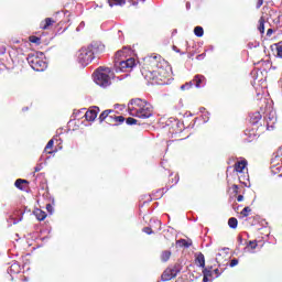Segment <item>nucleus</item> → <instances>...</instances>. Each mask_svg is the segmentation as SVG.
I'll use <instances>...</instances> for the list:
<instances>
[{"mask_svg": "<svg viewBox=\"0 0 282 282\" xmlns=\"http://www.w3.org/2000/svg\"><path fill=\"white\" fill-rule=\"evenodd\" d=\"M141 74L148 83L152 85H164L171 76V73L166 68L162 67V64L158 62V57H149L144 59L141 68Z\"/></svg>", "mask_w": 282, "mask_h": 282, "instance_id": "1", "label": "nucleus"}, {"mask_svg": "<svg viewBox=\"0 0 282 282\" xmlns=\"http://www.w3.org/2000/svg\"><path fill=\"white\" fill-rule=\"evenodd\" d=\"M128 110L130 116H133L134 118H142L143 120L153 116V106L141 98L131 99L128 104Z\"/></svg>", "mask_w": 282, "mask_h": 282, "instance_id": "2", "label": "nucleus"}, {"mask_svg": "<svg viewBox=\"0 0 282 282\" xmlns=\"http://www.w3.org/2000/svg\"><path fill=\"white\" fill-rule=\"evenodd\" d=\"M102 52V46L98 42H93L88 46H84L78 51L77 61L83 67H87L97 54Z\"/></svg>", "mask_w": 282, "mask_h": 282, "instance_id": "3", "label": "nucleus"}, {"mask_svg": "<svg viewBox=\"0 0 282 282\" xmlns=\"http://www.w3.org/2000/svg\"><path fill=\"white\" fill-rule=\"evenodd\" d=\"M118 112L112 109L104 110L99 116V122H106L112 127H118L124 122L123 116H118Z\"/></svg>", "mask_w": 282, "mask_h": 282, "instance_id": "4", "label": "nucleus"}, {"mask_svg": "<svg viewBox=\"0 0 282 282\" xmlns=\"http://www.w3.org/2000/svg\"><path fill=\"white\" fill-rule=\"evenodd\" d=\"M111 72V68L109 67H99L95 72V83L99 87H109L111 85V77L109 76V73Z\"/></svg>", "mask_w": 282, "mask_h": 282, "instance_id": "5", "label": "nucleus"}, {"mask_svg": "<svg viewBox=\"0 0 282 282\" xmlns=\"http://www.w3.org/2000/svg\"><path fill=\"white\" fill-rule=\"evenodd\" d=\"M28 63L34 72H45L47 69V62L36 55H29Z\"/></svg>", "mask_w": 282, "mask_h": 282, "instance_id": "6", "label": "nucleus"}, {"mask_svg": "<svg viewBox=\"0 0 282 282\" xmlns=\"http://www.w3.org/2000/svg\"><path fill=\"white\" fill-rule=\"evenodd\" d=\"M180 272H182V265L176 263L164 270L161 275V281H172V279H175Z\"/></svg>", "mask_w": 282, "mask_h": 282, "instance_id": "7", "label": "nucleus"}, {"mask_svg": "<svg viewBox=\"0 0 282 282\" xmlns=\"http://www.w3.org/2000/svg\"><path fill=\"white\" fill-rule=\"evenodd\" d=\"M193 85H195V87H197V89H199V87H205L206 86V77L204 75H196L192 82L184 84L181 86V89H191V87H193Z\"/></svg>", "mask_w": 282, "mask_h": 282, "instance_id": "8", "label": "nucleus"}, {"mask_svg": "<svg viewBox=\"0 0 282 282\" xmlns=\"http://www.w3.org/2000/svg\"><path fill=\"white\" fill-rule=\"evenodd\" d=\"M119 67L121 72H124V69H133L135 67V58L130 57L128 59L121 61L119 63Z\"/></svg>", "mask_w": 282, "mask_h": 282, "instance_id": "9", "label": "nucleus"}, {"mask_svg": "<svg viewBox=\"0 0 282 282\" xmlns=\"http://www.w3.org/2000/svg\"><path fill=\"white\" fill-rule=\"evenodd\" d=\"M100 112V108L98 107H94V109L91 110H87L85 113V119L88 122H94V120H96V118H98V113Z\"/></svg>", "mask_w": 282, "mask_h": 282, "instance_id": "10", "label": "nucleus"}, {"mask_svg": "<svg viewBox=\"0 0 282 282\" xmlns=\"http://www.w3.org/2000/svg\"><path fill=\"white\" fill-rule=\"evenodd\" d=\"M246 166H248V160L242 159L241 161L235 163L234 169L236 173H243Z\"/></svg>", "mask_w": 282, "mask_h": 282, "instance_id": "11", "label": "nucleus"}, {"mask_svg": "<svg viewBox=\"0 0 282 282\" xmlns=\"http://www.w3.org/2000/svg\"><path fill=\"white\" fill-rule=\"evenodd\" d=\"M54 23H56V20L53 18H46L40 23V28L41 30H50Z\"/></svg>", "mask_w": 282, "mask_h": 282, "instance_id": "12", "label": "nucleus"}, {"mask_svg": "<svg viewBox=\"0 0 282 282\" xmlns=\"http://www.w3.org/2000/svg\"><path fill=\"white\" fill-rule=\"evenodd\" d=\"M195 263L198 268H206V258L204 257V253L198 252L195 254Z\"/></svg>", "mask_w": 282, "mask_h": 282, "instance_id": "13", "label": "nucleus"}, {"mask_svg": "<svg viewBox=\"0 0 282 282\" xmlns=\"http://www.w3.org/2000/svg\"><path fill=\"white\" fill-rule=\"evenodd\" d=\"M52 149H54V140L53 139H51L47 142V144H46V147L44 149V153H47L48 155H52V153H55V151H52Z\"/></svg>", "mask_w": 282, "mask_h": 282, "instance_id": "14", "label": "nucleus"}, {"mask_svg": "<svg viewBox=\"0 0 282 282\" xmlns=\"http://www.w3.org/2000/svg\"><path fill=\"white\" fill-rule=\"evenodd\" d=\"M35 217L39 221H45L47 214L41 209L35 210Z\"/></svg>", "mask_w": 282, "mask_h": 282, "instance_id": "15", "label": "nucleus"}, {"mask_svg": "<svg viewBox=\"0 0 282 282\" xmlns=\"http://www.w3.org/2000/svg\"><path fill=\"white\" fill-rule=\"evenodd\" d=\"M23 184H29L28 180L18 178L14 183V186L20 191H25V187H23Z\"/></svg>", "mask_w": 282, "mask_h": 282, "instance_id": "16", "label": "nucleus"}, {"mask_svg": "<svg viewBox=\"0 0 282 282\" xmlns=\"http://www.w3.org/2000/svg\"><path fill=\"white\" fill-rule=\"evenodd\" d=\"M176 246H180V248H191L193 242H188L186 239H180L176 241Z\"/></svg>", "mask_w": 282, "mask_h": 282, "instance_id": "17", "label": "nucleus"}, {"mask_svg": "<svg viewBox=\"0 0 282 282\" xmlns=\"http://www.w3.org/2000/svg\"><path fill=\"white\" fill-rule=\"evenodd\" d=\"M258 30H259L260 34H264L265 33V18L261 17L259 19Z\"/></svg>", "mask_w": 282, "mask_h": 282, "instance_id": "18", "label": "nucleus"}, {"mask_svg": "<svg viewBox=\"0 0 282 282\" xmlns=\"http://www.w3.org/2000/svg\"><path fill=\"white\" fill-rule=\"evenodd\" d=\"M171 254H172L171 250H164V251H162V252H161V261H162L163 263H166V261H169V259H171Z\"/></svg>", "mask_w": 282, "mask_h": 282, "instance_id": "19", "label": "nucleus"}, {"mask_svg": "<svg viewBox=\"0 0 282 282\" xmlns=\"http://www.w3.org/2000/svg\"><path fill=\"white\" fill-rule=\"evenodd\" d=\"M261 118H262L261 112L257 111L251 116L250 120L252 124H257L259 120H261Z\"/></svg>", "mask_w": 282, "mask_h": 282, "instance_id": "20", "label": "nucleus"}, {"mask_svg": "<svg viewBox=\"0 0 282 282\" xmlns=\"http://www.w3.org/2000/svg\"><path fill=\"white\" fill-rule=\"evenodd\" d=\"M228 226H229V228L236 229L237 226H239V220H237V218H235V217H231L228 220Z\"/></svg>", "mask_w": 282, "mask_h": 282, "instance_id": "21", "label": "nucleus"}, {"mask_svg": "<svg viewBox=\"0 0 282 282\" xmlns=\"http://www.w3.org/2000/svg\"><path fill=\"white\" fill-rule=\"evenodd\" d=\"M203 276H207L209 279H213V267L210 268H203Z\"/></svg>", "mask_w": 282, "mask_h": 282, "instance_id": "22", "label": "nucleus"}, {"mask_svg": "<svg viewBox=\"0 0 282 282\" xmlns=\"http://www.w3.org/2000/svg\"><path fill=\"white\" fill-rule=\"evenodd\" d=\"M194 34L195 36H198V39H202V36H204V28L195 26Z\"/></svg>", "mask_w": 282, "mask_h": 282, "instance_id": "23", "label": "nucleus"}, {"mask_svg": "<svg viewBox=\"0 0 282 282\" xmlns=\"http://www.w3.org/2000/svg\"><path fill=\"white\" fill-rule=\"evenodd\" d=\"M109 7L113 8V6H124V0H108Z\"/></svg>", "mask_w": 282, "mask_h": 282, "instance_id": "24", "label": "nucleus"}, {"mask_svg": "<svg viewBox=\"0 0 282 282\" xmlns=\"http://www.w3.org/2000/svg\"><path fill=\"white\" fill-rule=\"evenodd\" d=\"M30 43H34L35 45H41V37L36 35L29 36Z\"/></svg>", "mask_w": 282, "mask_h": 282, "instance_id": "25", "label": "nucleus"}, {"mask_svg": "<svg viewBox=\"0 0 282 282\" xmlns=\"http://www.w3.org/2000/svg\"><path fill=\"white\" fill-rule=\"evenodd\" d=\"M250 213H252V208H250L249 206L245 207L241 212L240 215H242V217H248V215H250Z\"/></svg>", "mask_w": 282, "mask_h": 282, "instance_id": "26", "label": "nucleus"}, {"mask_svg": "<svg viewBox=\"0 0 282 282\" xmlns=\"http://www.w3.org/2000/svg\"><path fill=\"white\" fill-rule=\"evenodd\" d=\"M20 271H21V267H19V264H17V263H13L10 267V272H15V274H19Z\"/></svg>", "mask_w": 282, "mask_h": 282, "instance_id": "27", "label": "nucleus"}, {"mask_svg": "<svg viewBox=\"0 0 282 282\" xmlns=\"http://www.w3.org/2000/svg\"><path fill=\"white\" fill-rule=\"evenodd\" d=\"M127 124H138V120L133 117H129L126 119Z\"/></svg>", "mask_w": 282, "mask_h": 282, "instance_id": "28", "label": "nucleus"}, {"mask_svg": "<svg viewBox=\"0 0 282 282\" xmlns=\"http://www.w3.org/2000/svg\"><path fill=\"white\" fill-rule=\"evenodd\" d=\"M276 55L282 58V44H276Z\"/></svg>", "mask_w": 282, "mask_h": 282, "instance_id": "29", "label": "nucleus"}, {"mask_svg": "<svg viewBox=\"0 0 282 282\" xmlns=\"http://www.w3.org/2000/svg\"><path fill=\"white\" fill-rule=\"evenodd\" d=\"M142 231L145 232V235H153V229H151V227H144Z\"/></svg>", "mask_w": 282, "mask_h": 282, "instance_id": "30", "label": "nucleus"}, {"mask_svg": "<svg viewBox=\"0 0 282 282\" xmlns=\"http://www.w3.org/2000/svg\"><path fill=\"white\" fill-rule=\"evenodd\" d=\"M257 240H253V241H249V247L251 248V250H257Z\"/></svg>", "mask_w": 282, "mask_h": 282, "instance_id": "31", "label": "nucleus"}, {"mask_svg": "<svg viewBox=\"0 0 282 282\" xmlns=\"http://www.w3.org/2000/svg\"><path fill=\"white\" fill-rule=\"evenodd\" d=\"M46 210H47V213H50V215H52V213H54V206H52V204H47Z\"/></svg>", "mask_w": 282, "mask_h": 282, "instance_id": "32", "label": "nucleus"}, {"mask_svg": "<svg viewBox=\"0 0 282 282\" xmlns=\"http://www.w3.org/2000/svg\"><path fill=\"white\" fill-rule=\"evenodd\" d=\"M239 264V260L238 259H232L231 261H230V268H235V265H238Z\"/></svg>", "mask_w": 282, "mask_h": 282, "instance_id": "33", "label": "nucleus"}, {"mask_svg": "<svg viewBox=\"0 0 282 282\" xmlns=\"http://www.w3.org/2000/svg\"><path fill=\"white\" fill-rule=\"evenodd\" d=\"M231 188H232L235 195H239V185L234 184Z\"/></svg>", "mask_w": 282, "mask_h": 282, "instance_id": "34", "label": "nucleus"}, {"mask_svg": "<svg viewBox=\"0 0 282 282\" xmlns=\"http://www.w3.org/2000/svg\"><path fill=\"white\" fill-rule=\"evenodd\" d=\"M6 51H7L6 45L0 44V54L1 55L6 54Z\"/></svg>", "mask_w": 282, "mask_h": 282, "instance_id": "35", "label": "nucleus"}, {"mask_svg": "<svg viewBox=\"0 0 282 282\" xmlns=\"http://www.w3.org/2000/svg\"><path fill=\"white\" fill-rule=\"evenodd\" d=\"M261 6H263V0H258L256 3V8L259 10V8H261Z\"/></svg>", "mask_w": 282, "mask_h": 282, "instance_id": "36", "label": "nucleus"}, {"mask_svg": "<svg viewBox=\"0 0 282 282\" xmlns=\"http://www.w3.org/2000/svg\"><path fill=\"white\" fill-rule=\"evenodd\" d=\"M272 34H274V30L268 29L267 36H272Z\"/></svg>", "mask_w": 282, "mask_h": 282, "instance_id": "37", "label": "nucleus"}, {"mask_svg": "<svg viewBox=\"0 0 282 282\" xmlns=\"http://www.w3.org/2000/svg\"><path fill=\"white\" fill-rule=\"evenodd\" d=\"M42 169H43V166L36 165V166L34 167V173H39Z\"/></svg>", "mask_w": 282, "mask_h": 282, "instance_id": "38", "label": "nucleus"}, {"mask_svg": "<svg viewBox=\"0 0 282 282\" xmlns=\"http://www.w3.org/2000/svg\"><path fill=\"white\" fill-rule=\"evenodd\" d=\"M214 274H216V279L221 275V272H219V269H215Z\"/></svg>", "mask_w": 282, "mask_h": 282, "instance_id": "39", "label": "nucleus"}, {"mask_svg": "<svg viewBox=\"0 0 282 282\" xmlns=\"http://www.w3.org/2000/svg\"><path fill=\"white\" fill-rule=\"evenodd\" d=\"M237 202H243V195H238L237 196Z\"/></svg>", "mask_w": 282, "mask_h": 282, "instance_id": "40", "label": "nucleus"}, {"mask_svg": "<svg viewBox=\"0 0 282 282\" xmlns=\"http://www.w3.org/2000/svg\"><path fill=\"white\" fill-rule=\"evenodd\" d=\"M206 55L205 54H200V55H197V61H202V58H204Z\"/></svg>", "mask_w": 282, "mask_h": 282, "instance_id": "41", "label": "nucleus"}, {"mask_svg": "<svg viewBox=\"0 0 282 282\" xmlns=\"http://www.w3.org/2000/svg\"><path fill=\"white\" fill-rule=\"evenodd\" d=\"M208 276H206V275H203V282H208Z\"/></svg>", "mask_w": 282, "mask_h": 282, "instance_id": "42", "label": "nucleus"}, {"mask_svg": "<svg viewBox=\"0 0 282 282\" xmlns=\"http://www.w3.org/2000/svg\"><path fill=\"white\" fill-rule=\"evenodd\" d=\"M116 56H122V51H118V52L116 53Z\"/></svg>", "mask_w": 282, "mask_h": 282, "instance_id": "43", "label": "nucleus"}, {"mask_svg": "<svg viewBox=\"0 0 282 282\" xmlns=\"http://www.w3.org/2000/svg\"><path fill=\"white\" fill-rule=\"evenodd\" d=\"M174 124L177 127L180 124V121L174 119Z\"/></svg>", "mask_w": 282, "mask_h": 282, "instance_id": "44", "label": "nucleus"}, {"mask_svg": "<svg viewBox=\"0 0 282 282\" xmlns=\"http://www.w3.org/2000/svg\"><path fill=\"white\" fill-rule=\"evenodd\" d=\"M13 43H19V40L13 41Z\"/></svg>", "mask_w": 282, "mask_h": 282, "instance_id": "45", "label": "nucleus"}, {"mask_svg": "<svg viewBox=\"0 0 282 282\" xmlns=\"http://www.w3.org/2000/svg\"><path fill=\"white\" fill-rule=\"evenodd\" d=\"M239 241H241V236L238 237Z\"/></svg>", "mask_w": 282, "mask_h": 282, "instance_id": "46", "label": "nucleus"}]
</instances>
